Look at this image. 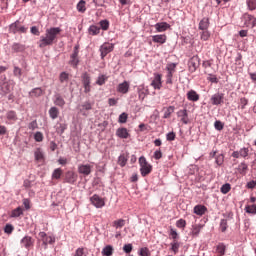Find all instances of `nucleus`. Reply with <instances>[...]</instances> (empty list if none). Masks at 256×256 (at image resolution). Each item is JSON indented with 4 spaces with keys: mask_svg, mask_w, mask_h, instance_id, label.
Here are the masks:
<instances>
[{
    "mask_svg": "<svg viewBox=\"0 0 256 256\" xmlns=\"http://www.w3.org/2000/svg\"><path fill=\"white\" fill-rule=\"evenodd\" d=\"M123 251L125 253H131L133 251V245L132 244H125L123 246Z\"/></svg>",
    "mask_w": 256,
    "mask_h": 256,
    "instance_id": "62",
    "label": "nucleus"
},
{
    "mask_svg": "<svg viewBox=\"0 0 256 256\" xmlns=\"http://www.w3.org/2000/svg\"><path fill=\"white\" fill-rule=\"evenodd\" d=\"M117 137H120V139H127L129 137V132L127 131V128H119L116 131Z\"/></svg>",
    "mask_w": 256,
    "mask_h": 256,
    "instance_id": "25",
    "label": "nucleus"
},
{
    "mask_svg": "<svg viewBox=\"0 0 256 256\" xmlns=\"http://www.w3.org/2000/svg\"><path fill=\"white\" fill-rule=\"evenodd\" d=\"M61 175H63V170L56 168L52 173V179H61Z\"/></svg>",
    "mask_w": 256,
    "mask_h": 256,
    "instance_id": "40",
    "label": "nucleus"
},
{
    "mask_svg": "<svg viewBox=\"0 0 256 256\" xmlns=\"http://www.w3.org/2000/svg\"><path fill=\"white\" fill-rule=\"evenodd\" d=\"M163 157V152H161V149H158L154 152V159H156V161H159V159H161Z\"/></svg>",
    "mask_w": 256,
    "mask_h": 256,
    "instance_id": "63",
    "label": "nucleus"
},
{
    "mask_svg": "<svg viewBox=\"0 0 256 256\" xmlns=\"http://www.w3.org/2000/svg\"><path fill=\"white\" fill-rule=\"evenodd\" d=\"M224 161H225V156H223V154L216 156L215 163L218 164V166H221L224 163Z\"/></svg>",
    "mask_w": 256,
    "mask_h": 256,
    "instance_id": "55",
    "label": "nucleus"
},
{
    "mask_svg": "<svg viewBox=\"0 0 256 256\" xmlns=\"http://www.w3.org/2000/svg\"><path fill=\"white\" fill-rule=\"evenodd\" d=\"M194 213L195 215H199L200 217L205 215V213H207V207L203 206V205H196L194 207Z\"/></svg>",
    "mask_w": 256,
    "mask_h": 256,
    "instance_id": "20",
    "label": "nucleus"
},
{
    "mask_svg": "<svg viewBox=\"0 0 256 256\" xmlns=\"http://www.w3.org/2000/svg\"><path fill=\"white\" fill-rule=\"evenodd\" d=\"M186 226L187 221H185L184 219H179L176 221V227H178V229H185Z\"/></svg>",
    "mask_w": 256,
    "mask_h": 256,
    "instance_id": "47",
    "label": "nucleus"
},
{
    "mask_svg": "<svg viewBox=\"0 0 256 256\" xmlns=\"http://www.w3.org/2000/svg\"><path fill=\"white\" fill-rule=\"evenodd\" d=\"M6 119H8V121H17V113L13 110L8 111L6 114Z\"/></svg>",
    "mask_w": 256,
    "mask_h": 256,
    "instance_id": "36",
    "label": "nucleus"
},
{
    "mask_svg": "<svg viewBox=\"0 0 256 256\" xmlns=\"http://www.w3.org/2000/svg\"><path fill=\"white\" fill-rule=\"evenodd\" d=\"M247 171H249V165L247 163L242 162L238 165V173L240 175H247Z\"/></svg>",
    "mask_w": 256,
    "mask_h": 256,
    "instance_id": "27",
    "label": "nucleus"
},
{
    "mask_svg": "<svg viewBox=\"0 0 256 256\" xmlns=\"http://www.w3.org/2000/svg\"><path fill=\"white\" fill-rule=\"evenodd\" d=\"M139 165H140V173L142 177H147L151 171H153V166L147 162V159L144 156L139 158Z\"/></svg>",
    "mask_w": 256,
    "mask_h": 256,
    "instance_id": "3",
    "label": "nucleus"
},
{
    "mask_svg": "<svg viewBox=\"0 0 256 256\" xmlns=\"http://www.w3.org/2000/svg\"><path fill=\"white\" fill-rule=\"evenodd\" d=\"M54 105L61 107V109L65 107V99L63 96H61V94L54 95Z\"/></svg>",
    "mask_w": 256,
    "mask_h": 256,
    "instance_id": "17",
    "label": "nucleus"
},
{
    "mask_svg": "<svg viewBox=\"0 0 256 256\" xmlns=\"http://www.w3.org/2000/svg\"><path fill=\"white\" fill-rule=\"evenodd\" d=\"M112 226L115 227V229H121V228L125 227V220H123V219L115 220L112 223Z\"/></svg>",
    "mask_w": 256,
    "mask_h": 256,
    "instance_id": "37",
    "label": "nucleus"
},
{
    "mask_svg": "<svg viewBox=\"0 0 256 256\" xmlns=\"http://www.w3.org/2000/svg\"><path fill=\"white\" fill-rule=\"evenodd\" d=\"M139 255L140 256H151V252L149 251V248L144 247V248L140 249Z\"/></svg>",
    "mask_w": 256,
    "mask_h": 256,
    "instance_id": "53",
    "label": "nucleus"
},
{
    "mask_svg": "<svg viewBox=\"0 0 256 256\" xmlns=\"http://www.w3.org/2000/svg\"><path fill=\"white\" fill-rule=\"evenodd\" d=\"M12 50L14 53H23V51H25V45L19 44V43H14L12 45Z\"/></svg>",
    "mask_w": 256,
    "mask_h": 256,
    "instance_id": "32",
    "label": "nucleus"
},
{
    "mask_svg": "<svg viewBox=\"0 0 256 256\" xmlns=\"http://www.w3.org/2000/svg\"><path fill=\"white\" fill-rule=\"evenodd\" d=\"M14 76L15 77H21V75H23V71L21 70V68L14 66V70H13Z\"/></svg>",
    "mask_w": 256,
    "mask_h": 256,
    "instance_id": "59",
    "label": "nucleus"
},
{
    "mask_svg": "<svg viewBox=\"0 0 256 256\" xmlns=\"http://www.w3.org/2000/svg\"><path fill=\"white\" fill-rule=\"evenodd\" d=\"M77 173H75L74 171H68L65 174V181L66 183H69L70 185H75V183H77Z\"/></svg>",
    "mask_w": 256,
    "mask_h": 256,
    "instance_id": "14",
    "label": "nucleus"
},
{
    "mask_svg": "<svg viewBox=\"0 0 256 256\" xmlns=\"http://www.w3.org/2000/svg\"><path fill=\"white\" fill-rule=\"evenodd\" d=\"M178 117H180L182 123H184V125H187V123H189V115L187 114V109H183V110H179L177 112Z\"/></svg>",
    "mask_w": 256,
    "mask_h": 256,
    "instance_id": "18",
    "label": "nucleus"
},
{
    "mask_svg": "<svg viewBox=\"0 0 256 256\" xmlns=\"http://www.w3.org/2000/svg\"><path fill=\"white\" fill-rule=\"evenodd\" d=\"M99 33H101V28H99V26L92 25L89 27L90 35H99Z\"/></svg>",
    "mask_w": 256,
    "mask_h": 256,
    "instance_id": "38",
    "label": "nucleus"
},
{
    "mask_svg": "<svg viewBox=\"0 0 256 256\" xmlns=\"http://www.w3.org/2000/svg\"><path fill=\"white\" fill-rule=\"evenodd\" d=\"M175 137H176L175 132H169V133L166 135L167 141H175Z\"/></svg>",
    "mask_w": 256,
    "mask_h": 256,
    "instance_id": "64",
    "label": "nucleus"
},
{
    "mask_svg": "<svg viewBox=\"0 0 256 256\" xmlns=\"http://www.w3.org/2000/svg\"><path fill=\"white\" fill-rule=\"evenodd\" d=\"M2 93L4 95H7V93H11L13 91V85H11L9 82H5L2 84Z\"/></svg>",
    "mask_w": 256,
    "mask_h": 256,
    "instance_id": "31",
    "label": "nucleus"
},
{
    "mask_svg": "<svg viewBox=\"0 0 256 256\" xmlns=\"http://www.w3.org/2000/svg\"><path fill=\"white\" fill-rule=\"evenodd\" d=\"M85 5H86L85 0H80L76 6L77 11L79 13H85V11H87V7Z\"/></svg>",
    "mask_w": 256,
    "mask_h": 256,
    "instance_id": "33",
    "label": "nucleus"
},
{
    "mask_svg": "<svg viewBox=\"0 0 256 256\" xmlns=\"http://www.w3.org/2000/svg\"><path fill=\"white\" fill-rule=\"evenodd\" d=\"M171 245V251H173L174 255H177L179 253V247H181V244L177 240H173Z\"/></svg>",
    "mask_w": 256,
    "mask_h": 256,
    "instance_id": "35",
    "label": "nucleus"
},
{
    "mask_svg": "<svg viewBox=\"0 0 256 256\" xmlns=\"http://www.w3.org/2000/svg\"><path fill=\"white\" fill-rule=\"evenodd\" d=\"M92 108H93V106L91 105V103H89V102H84V103L80 106V111H81V113H83V111H91Z\"/></svg>",
    "mask_w": 256,
    "mask_h": 256,
    "instance_id": "42",
    "label": "nucleus"
},
{
    "mask_svg": "<svg viewBox=\"0 0 256 256\" xmlns=\"http://www.w3.org/2000/svg\"><path fill=\"white\" fill-rule=\"evenodd\" d=\"M118 165H120V167H125V165H127V156H125V154L119 156Z\"/></svg>",
    "mask_w": 256,
    "mask_h": 256,
    "instance_id": "41",
    "label": "nucleus"
},
{
    "mask_svg": "<svg viewBox=\"0 0 256 256\" xmlns=\"http://www.w3.org/2000/svg\"><path fill=\"white\" fill-rule=\"evenodd\" d=\"M244 25L245 27H255L256 26V18L251 14H244Z\"/></svg>",
    "mask_w": 256,
    "mask_h": 256,
    "instance_id": "13",
    "label": "nucleus"
},
{
    "mask_svg": "<svg viewBox=\"0 0 256 256\" xmlns=\"http://www.w3.org/2000/svg\"><path fill=\"white\" fill-rule=\"evenodd\" d=\"M21 215H23V208L21 207L14 209L11 213V217H21Z\"/></svg>",
    "mask_w": 256,
    "mask_h": 256,
    "instance_id": "43",
    "label": "nucleus"
},
{
    "mask_svg": "<svg viewBox=\"0 0 256 256\" xmlns=\"http://www.w3.org/2000/svg\"><path fill=\"white\" fill-rule=\"evenodd\" d=\"M225 251H227V246H225V244L219 243V244L216 246V253H217L218 256H223V255H225Z\"/></svg>",
    "mask_w": 256,
    "mask_h": 256,
    "instance_id": "30",
    "label": "nucleus"
},
{
    "mask_svg": "<svg viewBox=\"0 0 256 256\" xmlns=\"http://www.w3.org/2000/svg\"><path fill=\"white\" fill-rule=\"evenodd\" d=\"M82 83H83V85L91 84V77L89 76V74H87V73L83 74Z\"/></svg>",
    "mask_w": 256,
    "mask_h": 256,
    "instance_id": "50",
    "label": "nucleus"
},
{
    "mask_svg": "<svg viewBox=\"0 0 256 256\" xmlns=\"http://www.w3.org/2000/svg\"><path fill=\"white\" fill-rule=\"evenodd\" d=\"M247 5H248V9L250 11H255V9H256V0H248Z\"/></svg>",
    "mask_w": 256,
    "mask_h": 256,
    "instance_id": "52",
    "label": "nucleus"
},
{
    "mask_svg": "<svg viewBox=\"0 0 256 256\" xmlns=\"http://www.w3.org/2000/svg\"><path fill=\"white\" fill-rule=\"evenodd\" d=\"M60 83H65V81H69V74L67 72H62L59 76Z\"/></svg>",
    "mask_w": 256,
    "mask_h": 256,
    "instance_id": "49",
    "label": "nucleus"
},
{
    "mask_svg": "<svg viewBox=\"0 0 256 256\" xmlns=\"http://www.w3.org/2000/svg\"><path fill=\"white\" fill-rule=\"evenodd\" d=\"M115 249L113 248V246L111 245H106L103 249H102V255L103 256H112L114 253Z\"/></svg>",
    "mask_w": 256,
    "mask_h": 256,
    "instance_id": "28",
    "label": "nucleus"
},
{
    "mask_svg": "<svg viewBox=\"0 0 256 256\" xmlns=\"http://www.w3.org/2000/svg\"><path fill=\"white\" fill-rule=\"evenodd\" d=\"M34 139L37 143H41V141H43V133L41 132H36L34 134Z\"/></svg>",
    "mask_w": 256,
    "mask_h": 256,
    "instance_id": "57",
    "label": "nucleus"
},
{
    "mask_svg": "<svg viewBox=\"0 0 256 256\" xmlns=\"http://www.w3.org/2000/svg\"><path fill=\"white\" fill-rule=\"evenodd\" d=\"M224 101H225V94L219 93V92L212 95V97L210 98V103L212 105H222Z\"/></svg>",
    "mask_w": 256,
    "mask_h": 256,
    "instance_id": "12",
    "label": "nucleus"
},
{
    "mask_svg": "<svg viewBox=\"0 0 256 256\" xmlns=\"http://www.w3.org/2000/svg\"><path fill=\"white\" fill-rule=\"evenodd\" d=\"M227 220L222 219L220 222V230L222 231V233H225L227 231Z\"/></svg>",
    "mask_w": 256,
    "mask_h": 256,
    "instance_id": "54",
    "label": "nucleus"
},
{
    "mask_svg": "<svg viewBox=\"0 0 256 256\" xmlns=\"http://www.w3.org/2000/svg\"><path fill=\"white\" fill-rule=\"evenodd\" d=\"M209 37H211V34L207 30H203L201 33V39L202 41H209Z\"/></svg>",
    "mask_w": 256,
    "mask_h": 256,
    "instance_id": "56",
    "label": "nucleus"
},
{
    "mask_svg": "<svg viewBox=\"0 0 256 256\" xmlns=\"http://www.w3.org/2000/svg\"><path fill=\"white\" fill-rule=\"evenodd\" d=\"M14 230L15 227H13V225L11 224H6V226L4 227V233H6L7 235H11V233H13Z\"/></svg>",
    "mask_w": 256,
    "mask_h": 256,
    "instance_id": "48",
    "label": "nucleus"
},
{
    "mask_svg": "<svg viewBox=\"0 0 256 256\" xmlns=\"http://www.w3.org/2000/svg\"><path fill=\"white\" fill-rule=\"evenodd\" d=\"M128 115L127 113L123 112L120 116H119V123H127V119H128Z\"/></svg>",
    "mask_w": 256,
    "mask_h": 256,
    "instance_id": "58",
    "label": "nucleus"
},
{
    "mask_svg": "<svg viewBox=\"0 0 256 256\" xmlns=\"http://www.w3.org/2000/svg\"><path fill=\"white\" fill-rule=\"evenodd\" d=\"M175 111V106H169L165 112H164V119H169L171 117V114H173Z\"/></svg>",
    "mask_w": 256,
    "mask_h": 256,
    "instance_id": "39",
    "label": "nucleus"
},
{
    "mask_svg": "<svg viewBox=\"0 0 256 256\" xmlns=\"http://www.w3.org/2000/svg\"><path fill=\"white\" fill-rule=\"evenodd\" d=\"M240 157H248L249 156V148H241L240 150Z\"/></svg>",
    "mask_w": 256,
    "mask_h": 256,
    "instance_id": "61",
    "label": "nucleus"
},
{
    "mask_svg": "<svg viewBox=\"0 0 256 256\" xmlns=\"http://www.w3.org/2000/svg\"><path fill=\"white\" fill-rule=\"evenodd\" d=\"M100 27L101 29H103V31H107V29H109V21L107 20L100 21Z\"/></svg>",
    "mask_w": 256,
    "mask_h": 256,
    "instance_id": "60",
    "label": "nucleus"
},
{
    "mask_svg": "<svg viewBox=\"0 0 256 256\" xmlns=\"http://www.w3.org/2000/svg\"><path fill=\"white\" fill-rule=\"evenodd\" d=\"M43 95V89L41 88H34L29 92V97L35 99L37 97H41Z\"/></svg>",
    "mask_w": 256,
    "mask_h": 256,
    "instance_id": "23",
    "label": "nucleus"
},
{
    "mask_svg": "<svg viewBox=\"0 0 256 256\" xmlns=\"http://www.w3.org/2000/svg\"><path fill=\"white\" fill-rule=\"evenodd\" d=\"M199 65H201V59H199V56H193L190 58L188 61V69L190 73H195Z\"/></svg>",
    "mask_w": 256,
    "mask_h": 256,
    "instance_id": "5",
    "label": "nucleus"
},
{
    "mask_svg": "<svg viewBox=\"0 0 256 256\" xmlns=\"http://www.w3.org/2000/svg\"><path fill=\"white\" fill-rule=\"evenodd\" d=\"M188 101L197 102L199 100V94L195 90H190L187 93Z\"/></svg>",
    "mask_w": 256,
    "mask_h": 256,
    "instance_id": "24",
    "label": "nucleus"
},
{
    "mask_svg": "<svg viewBox=\"0 0 256 256\" xmlns=\"http://www.w3.org/2000/svg\"><path fill=\"white\" fill-rule=\"evenodd\" d=\"M246 213H250L251 215H256V206L255 205H248L245 207Z\"/></svg>",
    "mask_w": 256,
    "mask_h": 256,
    "instance_id": "44",
    "label": "nucleus"
},
{
    "mask_svg": "<svg viewBox=\"0 0 256 256\" xmlns=\"http://www.w3.org/2000/svg\"><path fill=\"white\" fill-rule=\"evenodd\" d=\"M220 191H221V193H223V195H227V193H229L231 191V184L222 185Z\"/></svg>",
    "mask_w": 256,
    "mask_h": 256,
    "instance_id": "46",
    "label": "nucleus"
},
{
    "mask_svg": "<svg viewBox=\"0 0 256 256\" xmlns=\"http://www.w3.org/2000/svg\"><path fill=\"white\" fill-rule=\"evenodd\" d=\"M200 31H207L209 29V18L204 17L200 22H199V27Z\"/></svg>",
    "mask_w": 256,
    "mask_h": 256,
    "instance_id": "22",
    "label": "nucleus"
},
{
    "mask_svg": "<svg viewBox=\"0 0 256 256\" xmlns=\"http://www.w3.org/2000/svg\"><path fill=\"white\" fill-rule=\"evenodd\" d=\"M38 236L42 240V243L44 245V249H47V245H53V243H55V237L48 236L47 233H45V232H40L38 234Z\"/></svg>",
    "mask_w": 256,
    "mask_h": 256,
    "instance_id": "8",
    "label": "nucleus"
},
{
    "mask_svg": "<svg viewBox=\"0 0 256 256\" xmlns=\"http://www.w3.org/2000/svg\"><path fill=\"white\" fill-rule=\"evenodd\" d=\"M153 43H159L160 45H163L164 43H167V35L165 34H159L152 36Z\"/></svg>",
    "mask_w": 256,
    "mask_h": 256,
    "instance_id": "16",
    "label": "nucleus"
},
{
    "mask_svg": "<svg viewBox=\"0 0 256 256\" xmlns=\"http://www.w3.org/2000/svg\"><path fill=\"white\" fill-rule=\"evenodd\" d=\"M79 175H83L84 177H89L91 173H93V165L91 164H80L78 166Z\"/></svg>",
    "mask_w": 256,
    "mask_h": 256,
    "instance_id": "6",
    "label": "nucleus"
},
{
    "mask_svg": "<svg viewBox=\"0 0 256 256\" xmlns=\"http://www.w3.org/2000/svg\"><path fill=\"white\" fill-rule=\"evenodd\" d=\"M74 256H87V254L85 253V248L83 247L77 248L74 253Z\"/></svg>",
    "mask_w": 256,
    "mask_h": 256,
    "instance_id": "51",
    "label": "nucleus"
},
{
    "mask_svg": "<svg viewBox=\"0 0 256 256\" xmlns=\"http://www.w3.org/2000/svg\"><path fill=\"white\" fill-rule=\"evenodd\" d=\"M21 244H22L23 247H25L26 249H29V247H33V238H31V236H25V237L21 240Z\"/></svg>",
    "mask_w": 256,
    "mask_h": 256,
    "instance_id": "21",
    "label": "nucleus"
},
{
    "mask_svg": "<svg viewBox=\"0 0 256 256\" xmlns=\"http://www.w3.org/2000/svg\"><path fill=\"white\" fill-rule=\"evenodd\" d=\"M129 87H130L129 82L124 81L118 85L117 91L118 93H122L123 95H126V93H129Z\"/></svg>",
    "mask_w": 256,
    "mask_h": 256,
    "instance_id": "15",
    "label": "nucleus"
},
{
    "mask_svg": "<svg viewBox=\"0 0 256 256\" xmlns=\"http://www.w3.org/2000/svg\"><path fill=\"white\" fill-rule=\"evenodd\" d=\"M139 101H144L147 97V90L143 86H139L137 89Z\"/></svg>",
    "mask_w": 256,
    "mask_h": 256,
    "instance_id": "26",
    "label": "nucleus"
},
{
    "mask_svg": "<svg viewBox=\"0 0 256 256\" xmlns=\"http://www.w3.org/2000/svg\"><path fill=\"white\" fill-rule=\"evenodd\" d=\"M151 87L156 90H161V87H163V75L159 73H154V78L151 82Z\"/></svg>",
    "mask_w": 256,
    "mask_h": 256,
    "instance_id": "7",
    "label": "nucleus"
},
{
    "mask_svg": "<svg viewBox=\"0 0 256 256\" xmlns=\"http://www.w3.org/2000/svg\"><path fill=\"white\" fill-rule=\"evenodd\" d=\"M171 25H169L167 22H160L155 24V29L158 33H163L169 29Z\"/></svg>",
    "mask_w": 256,
    "mask_h": 256,
    "instance_id": "19",
    "label": "nucleus"
},
{
    "mask_svg": "<svg viewBox=\"0 0 256 256\" xmlns=\"http://www.w3.org/2000/svg\"><path fill=\"white\" fill-rule=\"evenodd\" d=\"M90 201H91L92 205H94V207H96L97 209H101V208L105 207V200H103V198H101L97 194H94L90 198Z\"/></svg>",
    "mask_w": 256,
    "mask_h": 256,
    "instance_id": "9",
    "label": "nucleus"
},
{
    "mask_svg": "<svg viewBox=\"0 0 256 256\" xmlns=\"http://www.w3.org/2000/svg\"><path fill=\"white\" fill-rule=\"evenodd\" d=\"M165 70L167 71L166 74V86L165 89L168 91H172L173 89V75H175V72L177 71V64L175 63H169L166 65Z\"/></svg>",
    "mask_w": 256,
    "mask_h": 256,
    "instance_id": "2",
    "label": "nucleus"
},
{
    "mask_svg": "<svg viewBox=\"0 0 256 256\" xmlns=\"http://www.w3.org/2000/svg\"><path fill=\"white\" fill-rule=\"evenodd\" d=\"M48 113L52 119H57V117H59V108L53 106L49 109Z\"/></svg>",
    "mask_w": 256,
    "mask_h": 256,
    "instance_id": "34",
    "label": "nucleus"
},
{
    "mask_svg": "<svg viewBox=\"0 0 256 256\" xmlns=\"http://www.w3.org/2000/svg\"><path fill=\"white\" fill-rule=\"evenodd\" d=\"M9 31L13 33V35L17 33H27V27L21 25V22L16 21L9 26Z\"/></svg>",
    "mask_w": 256,
    "mask_h": 256,
    "instance_id": "4",
    "label": "nucleus"
},
{
    "mask_svg": "<svg viewBox=\"0 0 256 256\" xmlns=\"http://www.w3.org/2000/svg\"><path fill=\"white\" fill-rule=\"evenodd\" d=\"M108 77L106 75H100L96 81V85H105V82L107 81Z\"/></svg>",
    "mask_w": 256,
    "mask_h": 256,
    "instance_id": "45",
    "label": "nucleus"
},
{
    "mask_svg": "<svg viewBox=\"0 0 256 256\" xmlns=\"http://www.w3.org/2000/svg\"><path fill=\"white\" fill-rule=\"evenodd\" d=\"M111 51H113L112 43L106 42V43L102 44L100 47L101 58L105 59V57H107V55H109V53H111Z\"/></svg>",
    "mask_w": 256,
    "mask_h": 256,
    "instance_id": "10",
    "label": "nucleus"
},
{
    "mask_svg": "<svg viewBox=\"0 0 256 256\" xmlns=\"http://www.w3.org/2000/svg\"><path fill=\"white\" fill-rule=\"evenodd\" d=\"M61 28L59 27H51L46 29L45 35L40 37L38 41V47L40 49H45V47H50L54 43H57V37L61 35Z\"/></svg>",
    "mask_w": 256,
    "mask_h": 256,
    "instance_id": "1",
    "label": "nucleus"
},
{
    "mask_svg": "<svg viewBox=\"0 0 256 256\" xmlns=\"http://www.w3.org/2000/svg\"><path fill=\"white\" fill-rule=\"evenodd\" d=\"M201 229H203V226L201 224H195L192 226V236L193 237H199V233H201Z\"/></svg>",
    "mask_w": 256,
    "mask_h": 256,
    "instance_id": "29",
    "label": "nucleus"
},
{
    "mask_svg": "<svg viewBox=\"0 0 256 256\" xmlns=\"http://www.w3.org/2000/svg\"><path fill=\"white\" fill-rule=\"evenodd\" d=\"M69 63L72 67H77L79 65V46L74 47V51L70 56Z\"/></svg>",
    "mask_w": 256,
    "mask_h": 256,
    "instance_id": "11",
    "label": "nucleus"
}]
</instances>
